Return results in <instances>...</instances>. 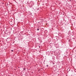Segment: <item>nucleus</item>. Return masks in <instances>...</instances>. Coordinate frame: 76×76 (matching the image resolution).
Instances as JSON below:
<instances>
[{
  "label": "nucleus",
  "instance_id": "obj_5",
  "mask_svg": "<svg viewBox=\"0 0 76 76\" xmlns=\"http://www.w3.org/2000/svg\"><path fill=\"white\" fill-rule=\"evenodd\" d=\"M18 68H19V67H18Z\"/></svg>",
  "mask_w": 76,
  "mask_h": 76
},
{
  "label": "nucleus",
  "instance_id": "obj_3",
  "mask_svg": "<svg viewBox=\"0 0 76 76\" xmlns=\"http://www.w3.org/2000/svg\"><path fill=\"white\" fill-rule=\"evenodd\" d=\"M37 30L38 31H39V28H37Z\"/></svg>",
  "mask_w": 76,
  "mask_h": 76
},
{
  "label": "nucleus",
  "instance_id": "obj_4",
  "mask_svg": "<svg viewBox=\"0 0 76 76\" xmlns=\"http://www.w3.org/2000/svg\"><path fill=\"white\" fill-rule=\"evenodd\" d=\"M11 51H12V52H13V50H12Z\"/></svg>",
  "mask_w": 76,
  "mask_h": 76
},
{
  "label": "nucleus",
  "instance_id": "obj_2",
  "mask_svg": "<svg viewBox=\"0 0 76 76\" xmlns=\"http://www.w3.org/2000/svg\"><path fill=\"white\" fill-rule=\"evenodd\" d=\"M46 66H47V67H48V65H47Z\"/></svg>",
  "mask_w": 76,
  "mask_h": 76
},
{
  "label": "nucleus",
  "instance_id": "obj_1",
  "mask_svg": "<svg viewBox=\"0 0 76 76\" xmlns=\"http://www.w3.org/2000/svg\"><path fill=\"white\" fill-rule=\"evenodd\" d=\"M26 69H25V68H23V70L25 71Z\"/></svg>",
  "mask_w": 76,
  "mask_h": 76
}]
</instances>
